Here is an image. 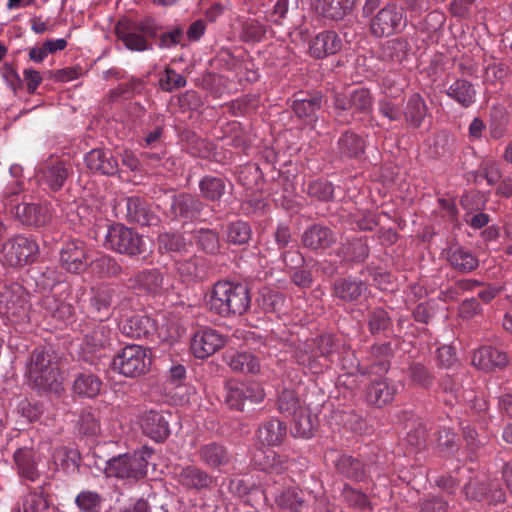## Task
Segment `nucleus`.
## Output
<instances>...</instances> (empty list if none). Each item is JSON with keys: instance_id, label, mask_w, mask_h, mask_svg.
Returning <instances> with one entry per match:
<instances>
[{"instance_id": "f257e3e1", "label": "nucleus", "mask_w": 512, "mask_h": 512, "mask_svg": "<svg viewBox=\"0 0 512 512\" xmlns=\"http://www.w3.org/2000/svg\"><path fill=\"white\" fill-rule=\"evenodd\" d=\"M206 298L210 311L222 317L242 315L251 304L250 288L241 282L218 281Z\"/></svg>"}, {"instance_id": "f03ea898", "label": "nucleus", "mask_w": 512, "mask_h": 512, "mask_svg": "<svg viewBox=\"0 0 512 512\" xmlns=\"http://www.w3.org/2000/svg\"><path fill=\"white\" fill-rule=\"evenodd\" d=\"M59 360L58 355L51 349L37 348L32 352L27 372L36 388L44 392L60 391Z\"/></svg>"}, {"instance_id": "7ed1b4c3", "label": "nucleus", "mask_w": 512, "mask_h": 512, "mask_svg": "<svg viewBox=\"0 0 512 512\" xmlns=\"http://www.w3.org/2000/svg\"><path fill=\"white\" fill-rule=\"evenodd\" d=\"M116 35L125 47L133 51H145L151 49L146 37L155 38L158 28L153 20L144 19L136 22L128 19L121 20L116 25Z\"/></svg>"}, {"instance_id": "20e7f679", "label": "nucleus", "mask_w": 512, "mask_h": 512, "mask_svg": "<svg viewBox=\"0 0 512 512\" xmlns=\"http://www.w3.org/2000/svg\"><path fill=\"white\" fill-rule=\"evenodd\" d=\"M334 341L330 335H322L297 348L294 354L296 362L318 374L328 366V357L333 352Z\"/></svg>"}, {"instance_id": "39448f33", "label": "nucleus", "mask_w": 512, "mask_h": 512, "mask_svg": "<svg viewBox=\"0 0 512 512\" xmlns=\"http://www.w3.org/2000/svg\"><path fill=\"white\" fill-rule=\"evenodd\" d=\"M28 298L29 294L20 284H4L0 287V315L15 324L26 321L30 308Z\"/></svg>"}, {"instance_id": "423d86ee", "label": "nucleus", "mask_w": 512, "mask_h": 512, "mask_svg": "<svg viewBox=\"0 0 512 512\" xmlns=\"http://www.w3.org/2000/svg\"><path fill=\"white\" fill-rule=\"evenodd\" d=\"M151 366V357L148 350L140 345H127L122 348L112 361V368L119 374L136 378L149 371Z\"/></svg>"}, {"instance_id": "0eeeda50", "label": "nucleus", "mask_w": 512, "mask_h": 512, "mask_svg": "<svg viewBox=\"0 0 512 512\" xmlns=\"http://www.w3.org/2000/svg\"><path fill=\"white\" fill-rule=\"evenodd\" d=\"M111 329L99 323L89 329L83 336L80 359L90 365H97L111 350Z\"/></svg>"}, {"instance_id": "6e6552de", "label": "nucleus", "mask_w": 512, "mask_h": 512, "mask_svg": "<svg viewBox=\"0 0 512 512\" xmlns=\"http://www.w3.org/2000/svg\"><path fill=\"white\" fill-rule=\"evenodd\" d=\"M146 453L122 454L109 459L104 469L107 477L137 481L147 473Z\"/></svg>"}, {"instance_id": "1a4fd4ad", "label": "nucleus", "mask_w": 512, "mask_h": 512, "mask_svg": "<svg viewBox=\"0 0 512 512\" xmlns=\"http://www.w3.org/2000/svg\"><path fill=\"white\" fill-rule=\"evenodd\" d=\"M0 252L6 265L19 267L36 261L39 246L32 238L17 235L5 241Z\"/></svg>"}, {"instance_id": "9d476101", "label": "nucleus", "mask_w": 512, "mask_h": 512, "mask_svg": "<svg viewBox=\"0 0 512 512\" xmlns=\"http://www.w3.org/2000/svg\"><path fill=\"white\" fill-rule=\"evenodd\" d=\"M106 245L109 249L130 257L145 252V242L140 234L123 225H112L106 234Z\"/></svg>"}, {"instance_id": "9b49d317", "label": "nucleus", "mask_w": 512, "mask_h": 512, "mask_svg": "<svg viewBox=\"0 0 512 512\" xmlns=\"http://www.w3.org/2000/svg\"><path fill=\"white\" fill-rule=\"evenodd\" d=\"M405 26L406 19L403 10L396 4L389 3L373 16L369 30L374 37L383 38L401 32Z\"/></svg>"}, {"instance_id": "f8f14e48", "label": "nucleus", "mask_w": 512, "mask_h": 512, "mask_svg": "<svg viewBox=\"0 0 512 512\" xmlns=\"http://www.w3.org/2000/svg\"><path fill=\"white\" fill-rule=\"evenodd\" d=\"M265 392L257 382H228L226 385V404L234 410L244 411L251 404L262 402Z\"/></svg>"}, {"instance_id": "ddd939ff", "label": "nucleus", "mask_w": 512, "mask_h": 512, "mask_svg": "<svg viewBox=\"0 0 512 512\" xmlns=\"http://www.w3.org/2000/svg\"><path fill=\"white\" fill-rule=\"evenodd\" d=\"M205 203L190 193H172L168 197L165 214L172 220H197L202 216Z\"/></svg>"}, {"instance_id": "4468645a", "label": "nucleus", "mask_w": 512, "mask_h": 512, "mask_svg": "<svg viewBox=\"0 0 512 512\" xmlns=\"http://www.w3.org/2000/svg\"><path fill=\"white\" fill-rule=\"evenodd\" d=\"M333 108L338 118L348 111L352 117L367 114L372 109V97L369 90L364 88L354 90L349 95L334 93Z\"/></svg>"}, {"instance_id": "2eb2a0df", "label": "nucleus", "mask_w": 512, "mask_h": 512, "mask_svg": "<svg viewBox=\"0 0 512 512\" xmlns=\"http://www.w3.org/2000/svg\"><path fill=\"white\" fill-rule=\"evenodd\" d=\"M89 250L84 241L80 239L68 240L60 250L61 267L67 272L80 274L90 266Z\"/></svg>"}, {"instance_id": "dca6fc26", "label": "nucleus", "mask_w": 512, "mask_h": 512, "mask_svg": "<svg viewBox=\"0 0 512 512\" xmlns=\"http://www.w3.org/2000/svg\"><path fill=\"white\" fill-rule=\"evenodd\" d=\"M226 343L225 336L212 328H204L195 333L191 340V351L198 359H205Z\"/></svg>"}, {"instance_id": "f3484780", "label": "nucleus", "mask_w": 512, "mask_h": 512, "mask_svg": "<svg viewBox=\"0 0 512 512\" xmlns=\"http://www.w3.org/2000/svg\"><path fill=\"white\" fill-rule=\"evenodd\" d=\"M40 183L53 192L60 191L71 174V166L64 160L46 161L40 166Z\"/></svg>"}, {"instance_id": "a211bd4d", "label": "nucleus", "mask_w": 512, "mask_h": 512, "mask_svg": "<svg viewBox=\"0 0 512 512\" xmlns=\"http://www.w3.org/2000/svg\"><path fill=\"white\" fill-rule=\"evenodd\" d=\"M343 42L334 30L319 32L309 42V54L315 59H323L341 51Z\"/></svg>"}, {"instance_id": "6ab92c4d", "label": "nucleus", "mask_w": 512, "mask_h": 512, "mask_svg": "<svg viewBox=\"0 0 512 512\" xmlns=\"http://www.w3.org/2000/svg\"><path fill=\"white\" fill-rule=\"evenodd\" d=\"M167 416L169 414L155 410L145 412L140 418L142 432L157 442L164 441L170 434Z\"/></svg>"}, {"instance_id": "aec40b11", "label": "nucleus", "mask_w": 512, "mask_h": 512, "mask_svg": "<svg viewBox=\"0 0 512 512\" xmlns=\"http://www.w3.org/2000/svg\"><path fill=\"white\" fill-rule=\"evenodd\" d=\"M120 330L123 335L132 339H149L156 333L157 325L151 317L135 314L122 323Z\"/></svg>"}, {"instance_id": "412c9836", "label": "nucleus", "mask_w": 512, "mask_h": 512, "mask_svg": "<svg viewBox=\"0 0 512 512\" xmlns=\"http://www.w3.org/2000/svg\"><path fill=\"white\" fill-rule=\"evenodd\" d=\"M12 214L24 225L41 227L49 221L47 208L38 203H19L12 208Z\"/></svg>"}, {"instance_id": "4be33fe9", "label": "nucleus", "mask_w": 512, "mask_h": 512, "mask_svg": "<svg viewBox=\"0 0 512 512\" xmlns=\"http://www.w3.org/2000/svg\"><path fill=\"white\" fill-rule=\"evenodd\" d=\"M115 289L110 286H101L92 290L90 298V313L95 319L103 321L110 317L113 311Z\"/></svg>"}, {"instance_id": "5701e85b", "label": "nucleus", "mask_w": 512, "mask_h": 512, "mask_svg": "<svg viewBox=\"0 0 512 512\" xmlns=\"http://www.w3.org/2000/svg\"><path fill=\"white\" fill-rule=\"evenodd\" d=\"M322 106V95L304 94L302 92L294 95L291 108L296 116L307 123L311 124L317 120V111Z\"/></svg>"}, {"instance_id": "b1692460", "label": "nucleus", "mask_w": 512, "mask_h": 512, "mask_svg": "<svg viewBox=\"0 0 512 512\" xmlns=\"http://www.w3.org/2000/svg\"><path fill=\"white\" fill-rule=\"evenodd\" d=\"M505 352L491 346H483L476 350L472 356V365L479 370L492 371L495 368H504L508 364Z\"/></svg>"}, {"instance_id": "393cba45", "label": "nucleus", "mask_w": 512, "mask_h": 512, "mask_svg": "<svg viewBox=\"0 0 512 512\" xmlns=\"http://www.w3.org/2000/svg\"><path fill=\"white\" fill-rule=\"evenodd\" d=\"M302 244L311 250H325L336 242L334 232L327 226L313 224L302 234Z\"/></svg>"}, {"instance_id": "a878e982", "label": "nucleus", "mask_w": 512, "mask_h": 512, "mask_svg": "<svg viewBox=\"0 0 512 512\" xmlns=\"http://www.w3.org/2000/svg\"><path fill=\"white\" fill-rule=\"evenodd\" d=\"M356 4L357 0H316V10L323 18L339 22L352 14Z\"/></svg>"}, {"instance_id": "bb28decb", "label": "nucleus", "mask_w": 512, "mask_h": 512, "mask_svg": "<svg viewBox=\"0 0 512 512\" xmlns=\"http://www.w3.org/2000/svg\"><path fill=\"white\" fill-rule=\"evenodd\" d=\"M287 436V426L284 422L271 418L262 423L257 431L258 442L267 447L281 445Z\"/></svg>"}, {"instance_id": "cd10ccee", "label": "nucleus", "mask_w": 512, "mask_h": 512, "mask_svg": "<svg viewBox=\"0 0 512 512\" xmlns=\"http://www.w3.org/2000/svg\"><path fill=\"white\" fill-rule=\"evenodd\" d=\"M366 284L352 277L338 278L332 286V296L347 303L357 302L366 291Z\"/></svg>"}, {"instance_id": "c85d7f7f", "label": "nucleus", "mask_w": 512, "mask_h": 512, "mask_svg": "<svg viewBox=\"0 0 512 512\" xmlns=\"http://www.w3.org/2000/svg\"><path fill=\"white\" fill-rule=\"evenodd\" d=\"M89 170L102 175H115L118 172V162L110 150L93 149L85 156Z\"/></svg>"}, {"instance_id": "c756f323", "label": "nucleus", "mask_w": 512, "mask_h": 512, "mask_svg": "<svg viewBox=\"0 0 512 512\" xmlns=\"http://www.w3.org/2000/svg\"><path fill=\"white\" fill-rule=\"evenodd\" d=\"M200 460L210 469L220 470L231 461V454L221 443L210 442L198 450Z\"/></svg>"}, {"instance_id": "7c9ffc66", "label": "nucleus", "mask_w": 512, "mask_h": 512, "mask_svg": "<svg viewBox=\"0 0 512 512\" xmlns=\"http://www.w3.org/2000/svg\"><path fill=\"white\" fill-rule=\"evenodd\" d=\"M125 202L127 218L130 222L141 226H151L158 222V217L144 200L139 197H128Z\"/></svg>"}, {"instance_id": "2f4dec72", "label": "nucleus", "mask_w": 512, "mask_h": 512, "mask_svg": "<svg viewBox=\"0 0 512 512\" xmlns=\"http://www.w3.org/2000/svg\"><path fill=\"white\" fill-rule=\"evenodd\" d=\"M396 389L386 380L371 382L365 392V398L369 405L381 408L391 403L395 397Z\"/></svg>"}, {"instance_id": "473e14b6", "label": "nucleus", "mask_w": 512, "mask_h": 512, "mask_svg": "<svg viewBox=\"0 0 512 512\" xmlns=\"http://www.w3.org/2000/svg\"><path fill=\"white\" fill-rule=\"evenodd\" d=\"M446 94L465 109L474 105L477 99L476 88L466 79H456L448 86Z\"/></svg>"}, {"instance_id": "72a5a7b5", "label": "nucleus", "mask_w": 512, "mask_h": 512, "mask_svg": "<svg viewBox=\"0 0 512 512\" xmlns=\"http://www.w3.org/2000/svg\"><path fill=\"white\" fill-rule=\"evenodd\" d=\"M447 260L451 267L460 273H469L479 265L473 253L461 246L450 247L447 251Z\"/></svg>"}, {"instance_id": "f704fd0d", "label": "nucleus", "mask_w": 512, "mask_h": 512, "mask_svg": "<svg viewBox=\"0 0 512 512\" xmlns=\"http://www.w3.org/2000/svg\"><path fill=\"white\" fill-rule=\"evenodd\" d=\"M411 46L405 38H395L386 41L380 49V58L392 65L401 64L408 55Z\"/></svg>"}, {"instance_id": "c9c22d12", "label": "nucleus", "mask_w": 512, "mask_h": 512, "mask_svg": "<svg viewBox=\"0 0 512 512\" xmlns=\"http://www.w3.org/2000/svg\"><path fill=\"white\" fill-rule=\"evenodd\" d=\"M428 114V107L423 97L412 94L405 105L403 115L407 125L411 128H419Z\"/></svg>"}, {"instance_id": "e433bc0d", "label": "nucleus", "mask_w": 512, "mask_h": 512, "mask_svg": "<svg viewBox=\"0 0 512 512\" xmlns=\"http://www.w3.org/2000/svg\"><path fill=\"white\" fill-rule=\"evenodd\" d=\"M230 182L222 177L206 175L199 181V190L203 199L209 202H219L226 193Z\"/></svg>"}, {"instance_id": "4c0bfd02", "label": "nucleus", "mask_w": 512, "mask_h": 512, "mask_svg": "<svg viewBox=\"0 0 512 512\" xmlns=\"http://www.w3.org/2000/svg\"><path fill=\"white\" fill-rule=\"evenodd\" d=\"M178 482L188 489L207 488L212 483V477L197 466L181 468L177 473Z\"/></svg>"}, {"instance_id": "58836bf2", "label": "nucleus", "mask_w": 512, "mask_h": 512, "mask_svg": "<svg viewBox=\"0 0 512 512\" xmlns=\"http://www.w3.org/2000/svg\"><path fill=\"white\" fill-rule=\"evenodd\" d=\"M254 462L259 469L277 474L282 473L288 467L287 456L279 455L273 450L257 452Z\"/></svg>"}, {"instance_id": "ea45409f", "label": "nucleus", "mask_w": 512, "mask_h": 512, "mask_svg": "<svg viewBox=\"0 0 512 512\" xmlns=\"http://www.w3.org/2000/svg\"><path fill=\"white\" fill-rule=\"evenodd\" d=\"M129 282L134 288L154 294L161 290L163 276L157 269H146L130 278Z\"/></svg>"}, {"instance_id": "a19ab883", "label": "nucleus", "mask_w": 512, "mask_h": 512, "mask_svg": "<svg viewBox=\"0 0 512 512\" xmlns=\"http://www.w3.org/2000/svg\"><path fill=\"white\" fill-rule=\"evenodd\" d=\"M337 150L341 156L359 158L364 154V140L355 132L346 131L338 139Z\"/></svg>"}, {"instance_id": "79ce46f5", "label": "nucleus", "mask_w": 512, "mask_h": 512, "mask_svg": "<svg viewBox=\"0 0 512 512\" xmlns=\"http://www.w3.org/2000/svg\"><path fill=\"white\" fill-rule=\"evenodd\" d=\"M101 379L92 373H80L73 382L72 390L80 397L94 398L102 389Z\"/></svg>"}, {"instance_id": "37998d69", "label": "nucleus", "mask_w": 512, "mask_h": 512, "mask_svg": "<svg viewBox=\"0 0 512 512\" xmlns=\"http://www.w3.org/2000/svg\"><path fill=\"white\" fill-rule=\"evenodd\" d=\"M277 504L288 512H309L304 493L298 488H288L276 497Z\"/></svg>"}, {"instance_id": "c03bdc74", "label": "nucleus", "mask_w": 512, "mask_h": 512, "mask_svg": "<svg viewBox=\"0 0 512 512\" xmlns=\"http://www.w3.org/2000/svg\"><path fill=\"white\" fill-rule=\"evenodd\" d=\"M335 468L339 474L352 481H363L367 473L363 463L349 455L340 456Z\"/></svg>"}, {"instance_id": "a18cd8bd", "label": "nucleus", "mask_w": 512, "mask_h": 512, "mask_svg": "<svg viewBox=\"0 0 512 512\" xmlns=\"http://www.w3.org/2000/svg\"><path fill=\"white\" fill-rule=\"evenodd\" d=\"M368 330L371 335L385 334L392 327V319L387 310L382 307H375L367 312L366 316Z\"/></svg>"}, {"instance_id": "49530a36", "label": "nucleus", "mask_w": 512, "mask_h": 512, "mask_svg": "<svg viewBox=\"0 0 512 512\" xmlns=\"http://www.w3.org/2000/svg\"><path fill=\"white\" fill-rule=\"evenodd\" d=\"M14 459L19 472L23 477L31 481H34L39 477V472L36 468L37 455L32 449H18L14 454Z\"/></svg>"}, {"instance_id": "de8ad7c7", "label": "nucleus", "mask_w": 512, "mask_h": 512, "mask_svg": "<svg viewBox=\"0 0 512 512\" xmlns=\"http://www.w3.org/2000/svg\"><path fill=\"white\" fill-rule=\"evenodd\" d=\"M347 261L362 262L369 255V247L365 238H355L341 245L337 253Z\"/></svg>"}, {"instance_id": "09e8293b", "label": "nucleus", "mask_w": 512, "mask_h": 512, "mask_svg": "<svg viewBox=\"0 0 512 512\" xmlns=\"http://www.w3.org/2000/svg\"><path fill=\"white\" fill-rule=\"evenodd\" d=\"M177 270L186 281L203 280L206 277L205 261L203 258L194 256L188 260L177 263Z\"/></svg>"}, {"instance_id": "8fccbe9b", "label": "nucleus", "mask_w": 512, "mask_h": 512, "mask_svg": "<svg viewBox=\"0 0 512 512\" xmlns=\"http://www.w3.org/2000/svg\"><path fill=\"white\" fill-rule=\"evenodd\" d=\"M194 240L199 250L215 255L220 251V238L217 231L209 228H200L194 231Z\"/></svg>"}, {"instance_id": "3c124183", "label": "nucleus", "mask_w": 512, "mask_h": 512, "mask_svg": "<svg viewBox=\"0 0 512 512\" xmlns=\"http://www.w3.org/2000/svg\"><path fill=\"white\" fill-rule=\"evenodd\" d=\"M77 428L80 434L95 436L101 432L100 412L94 408H85L79 414Z\"/></svg>"}, {"instance_id": "603ef678", "label": "nucleus", "mask_w": 512, "mask_h": 512, "mask_svg": "<svg viewBox=\"0 0 512 512\" xmlns=\"http://www.w3.org/2000/svg\"><path fill=\"white\" fill-rule=\"evenodd\" d=\"M227 364L235 372L256 373L260 365L258 359L250 352H237L226 357Z\"/></svg>"}, {"instance_id": "864d4df0", "label": "nucleus", "mask_w": 512, "mask_h": 512, "mask_svg": "<svg viewBox=\"0 0 512 512\" xmlns=\"http://www.w3.org/2000/svg\"><path fill=\"white\" fill-rule=\"evenodd\" d=\"M47 316L57 320H65L72 315L71 305L61 301L55 295H45L39 302Z\"/></svg>"}, {"instance_id": "5fc2aeb1", "label": "nucleus", "mask_w": 512, "mask_h": 512, "mask_svg": "<svg viewBox=\"0 0 512 512\" xmlns=\"http://www.w3.org/2000/svg\"><path fill=\"white\" fill-rule=\"evenodd\" d=\"M80 453L77 449L61 446L54 450L53 460L56 466L64 471L75 470L79 467Z\"/></svg>"}, {"instance_id": "6e6d98bb", "label": "nucleus", "mask_w": 512, "mask_h": 512, "mask_svg": "<svg viewBox=\"0 0 512 512\" xmlns=\"http://www.w3.org/2000/svg\"><path fill=\"white\" fill-rule=\"evenodd\" d=\"M410 382L420 388L429 389L434 383V376L430 369L420 362H413L408 368Z\"/></svg>"}, {"instance_id": "4d7b16f0", "label": "nucleus", "mask_w": 512, "mask_h": 512, "mask_svg": "<svg viewBox=\"0 0 512 512\" xmlns=\"http://www.w3.org/2000/svg\"><path fill=\"white\" fill-rule=\"evenodd\" d=\"M23 512H49L47 494L42 486L35 488L25 496Z\"/></svg>"}, {"instance_id": "13d9d810", "label": "nucleus", "mask_w": 512, "mask_h": 512, "mask_svg": "<svg viewBox=\"0 0 512 512\" xmlns=\"http://www.w3.org/2000/svg\"><path fill=\"white\" fill-rule=\"evenodd\" d=\"M158 249L161 253L182 252L186 250L187 244L184 236L178 232H164L158 236Z\"/></svg>"}, {"instance_id": "bf43d9fd", "label": "nucleus", "mask_w": 512, "mask_h": 512, "mask_svg": "<svg viewBox=\"0 0 512 512\" xmlns=\"http://www.w3.org/2000/svg\"><path fill=\"white\" fill-rule=\"evenodd\" d=\"M284 295L270 288H263L257 298V303L263 311L272 313L280 311L284 305Z\"/></svg>"}, {"instance_id": "052dcab7", "label": "nucleus", "mask_w": 512, "mask_h": 512, "mask_svg": "<svg viewBox=\"0 0 512 512\" xmlns=\"http://www.w3.org/2000/svg\"><path fill=\"white\" fill-rule=\"evenodd\" d=\"M251 227L245 221H235L227 226V240L234 245H244L251 238Z\"/></svg>"}, {"instance_id": "680f3d73", "label": "nucleus", "mask_w": 512, "mask_h": 512, "mask_svg": "<svg viewBox=\"0 0 512 512\" xmlns=\"http://www.w3.org/2000/svg\"><path fill=\"white\" fill-rule=\"evenodd\" d=\"M342 500L349 506L359 510L370 507V501L365 493L345 484L341 492Z\"/></svg>"}, {"instance_id": "e2e57ef3", "label": "nucleus", "mask_w": 512, "mask_h": 512, "mask_svg": "<svg viewBox=\"0 0 512 512\" xmlns=\"http://www.w3.org/2000/svg\"><path fill=\"white\" fill-rule=\"evenodd\" d=\"M277 407L278 410L286 414L287 416H292L297 411L301 409L300 400L296 396L294 390L291 389H283L277 398Z\"/></svg>"}, {"instance_id": "0e129e2a", "label": "nucleus", "mask_w": 512, "mask_h": 512, "mask_svg": "<svg viewBox=\"0 0 512 512\" xmlns=\"http://www.w3.org/2000/svg\"><path fill=\"white\" fill-rule=\"evenodd\" d=\"M292 416L294 420V429L296 436L306 438L311 437L315 427L311 415L305 410L300 409Z\"/></svg>"}, {"instance_id": "69168bd1", "label": "nucleus", "mask_w": 512, "mask_h": 512, "mask_svg": "<svg viewBox=\"0 0 512 512\" xmlns=\"http://www.w3.org/2000/svg\"><path fill=\"white\" fill-rule=\"evenodd\" d=\"M306 192L310 197L323 202L331 201L334 198V187L327 181L316 180L310 182Z\"/></svg>"}, {"instance_id": "338daca9", "label": "nucleus", "mask_w": 512, "mask_h": 512, "mask_svg": "<svg viewBox=\"0 0 512 512\" xmlns=\"http://www.w3.org/2000/svg\"><path fill=\"white\" fill-rule=\"evenodd\" d=\"M370 356L377 360L376 363L380 367V371L386 372L389 368V359L394 354V348L391 342L374 344L370 347Z\"/></svg>"}, {"instance_id": "774afa93", "label": "nucleus", "mask_w": 512, "mask_h": 512, "mask_svg": "<svg viewBox=\"0 0 512 512\" xmlns=\"http://www.w3.org/2000/svg\"><path fill=\"white\" fill-rule=\"evenodd\" d=\"M75 503L82 512H98L102 497L94 491H82L76 496Z\"/></svg>"}]
</instances>
